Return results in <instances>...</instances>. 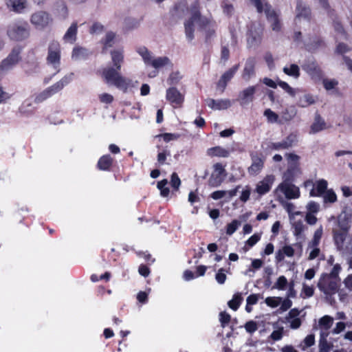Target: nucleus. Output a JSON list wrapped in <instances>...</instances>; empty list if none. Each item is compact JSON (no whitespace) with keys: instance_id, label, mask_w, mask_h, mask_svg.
Returning a JSON list of instances; mask_svg holds the SVG:
<instances>
[{"instance_id":"31","label":"nucleus","mask_w":352,"mask_h":352,"mask_svg":"<svg viewBox=\"0 0 352 352\" xmlns=\"http://www.w3.org/2000/svg\"><path fill=\"white\" fill-rule=\"evenodd\" d=\"M6 5L13 12L21 13L25 8L26 0H8Z\"/></svg>"},{"instance_id":"49","label":"nucleus","mask_w":352,"mask_h":352,"mask_svg":"<svg viewBox=\"0 0 352 352\" xmlns=\"http://www.w3.org/2000/svg\"><path fill=\"white\" fill-rule=\"evenodd\" d=\"M170 185L173 188L172 194L174 193V191H177L179 190V188L181 185V180L176 173H173L171 175Z\"/></svg>"},{"instance_id":"5","label":"nucleus","mask_w":352,"mask_h":352,"mask_svg":"<svg viewBox=\"0 0 352 352\" xmlns=\"http://www.w3.org/2000/svg\"><path fill=\"white\" fill-rule=\"evenodd\" d=\"M340 286V278H333L322 274L318 279L317 287L324 295L325 298L330 300L336 294Z\"/></svg>"},{"instance_id":"50","label":"nucleus","mask_w":352,"mask_h":352,"mask_svg":"<svg viewBox=\"0 0 352 352\" xmlns=\"http://www.w3.org/2000/svg\"><path fill=\"white\" fill-rule=\"evenodd\" d=\"M278 85L284 89L291 96H295L296 94V89L291 87L286 82L279 80L278 81Z\"/></svg>"},{"instance_id":"36","label":"nucleus","mask_w":352,"mask_h":352,"mask_svg":"<svg viewBox=\"0 0 352 352\" xmlns=\"http://www.w3.org/2000/svg\"><path fill=\"white\" fill-rule=\"evenodd\" d=\"M252 160V164L248 168L249 173L257 174L263 166V160L257 155H253Z\"/></svg>"},{"instance_id":"2","label":"nucleus","mask_w":352,"mask_h":352,"mask_svg":"<svg viewBox=\"0 0 352 352\" xmlns=\"http://www.w3.org/2000/svg\"><path fill=\"white\" fill-rule=\"evenodd\" d=\"M256 8L258 12H264L267 21L270 23L271 28L274 32H279L281 30V23L279 14L274 11L265 0H250Z\"/></svg>"},{"instance_id":"54","label":"nucleus","mask_w":352,"mask_h":352,"mask_svg":"<svg viewBox=\"0 0 352 352\" xmlns=\"http://www.w3.org/2000/svg\"><path fill=\"white\" fill-rule=\"evenodd\" d=\"M238 69V66L235 65L232 68L228 70L225 72L221 77V79L224 80L226 82H229L232 78L234 76V74Z\"/></svg>"},{"instance_id":"43","label":"nucleus","mask_w":352,"mask_h":352,"mask_svg":"<svg viewBox=\"0 0 352 352\" xmlns=\"http://www.w3.org/2000/svg\"><path fill=\"white\" fill-rule=\"evenodd\" d=\"M324 88L327 91H332L337 88L338 85V81L335 78H323L321 80Z\"/></svg>"},{"instance_id":"40","label":"nucleus","mask_w":352,"mask_h":352,"mask_svg":"<svg viewBox=\"0 0 352 352\" xmlns=\"http://www.w3.org/2000/svg\"><path fill=\"white\" fill-rule=\"evenodd\" d=\"M55 8L58 15L63 19L68 15V9L65 1L60 0L56 1Z\"/></svg>"},{"instance_id":"24","label":"nucleus","mask_w":352,"mask_h":352,"mask_svg":"<svg viewBox=\"0 0 352 352\" xmlns=\"http://www.w3.org/2000/svg\"><path fill=\"white\" fill-rule=\"evenodd\" d=\"M333 322V319L329 316H324L319 320L318 327L320 330V337H322V339L328 337L329 334V330L332 327Z\"/></svg>"},{"instance_id":"22","label":"nucleus","mask_w":352,"mask_h":352,"mask_svg":"<svg viewBox=\"0 0 352 352\" xmlns=\"http://www.w3.org/2000/svg\"><path fill=\"white\" fill-rule=\"evenodd\" d=\"M119 71L115 67H105L102 70V78L107 84L115 85V83H116L118 79L121 76Z\"/></svg>"},{"instance_id":"57","label":"nucleus","mask_w":352,"mask_h":352,"mask_svg":"<svg viewBox=\"0 0 352 352\" xmlns=\"http://www.w3.org/2000/svg\"><path fill=\"white\" fill-rule=\"evenodd\" d=\"M331 346L328 343L327 338L322 339V338L320 337L319 341V352H329Z\"/></svg>"},{"instance_id":"47","label":"nucleus","mask_w":352,"mask_h":352,"mask_svg":"<svg viewBox=\"0 0 352 352\" xmlns=\"http://www.w3.org/2000/svg\"><path fill=\"white\" fill-rule=\"evenodd\" d=\"M168 180L164 179L157 182V188L160 190V195L164 197H168L170 193L169 188L166 186Z\"/></svg>"},{"instance_id":"18","label":"nucleus","mask_w":352,"mask_h":352,"mask_svg":"<svg viewBox=\"0 0 352 352\" xmlns=\"http://www.w3.org/2000/svg\"><path fill=\"white\" fill-rule=\"evenodd\" d=\"M166 99L174 107H179L184 100V96L175 87H170L166 89Z\"/></svg>"},{"instance_id":"30","label":"nucleus","mask_w":352,"mask_h":352,"mask_svg":"<svg viewBox=\"0 0 352 352\" xmlns=\"http://www.w3.org/2000/svg\"><path fill=\"white\" fill-rule=\"evenodd\" d=\"M254 65L255 61L253 58H248L247 60L242 74V78L245 81H249L254 75Z\"/></svg>"},{"instance_id":"29","label":"nucleus","mask_w":352,"mask_h":352,"mask_svg":"<svg viewBox=\"0 0 352 352\" xmlns=\"http://www.w3.org/2000/svg\"><path fill=\"white\" fill-rule=\"evenodd\" d=\"M78 25L76 22L72 23L64 34L63 39L65 43H74L76 41Z\"/></svg>"},{"instance_id":"15","label":"nucleus","mask_w":352,"mask_h":352,"mask_svg":"<svg viewBox=\"0 0 352 352\" xmlns=\"http://www.w3.org/2000/svg\"><path fill=\"white\" fill-rule=\"evenodd\" d=\"M214 171L209 179V184L213 187L219 186L223 181L226 176V170L220 163H217L213 166Z\"/></svg>"},{"instance_id":"46","label":"nucleus","mask_w":352,"mask_h":352,"mask_svg":"<svg viewBox=\"0 0 352 352\" xmlns=\"http://www.w3.org/2000/svg\"><path fill=\"white\" fill-rule=\"evenodd\" d=\"M115 36H116V35L113 32H107L104 38H102V43H103V45H104L103 50L108 47H112V45L113 44V41H114Z\"/></svg>"},{"instance_id":"26","label":"nucleus","mask_w":352,"mask_h":352,"mask_svg":"<svg viewBox=\"0 0 352 352\" xmlns=\"http://www.w3.org/2000/svg\"><path fill=\"white\" fill-rule=\"evenodd\" d=\"M206 104L213 110H223L228 109L232 102L229 99L214 100L208 98L206 100Z\"/></svg>"},{"instance_id":"28","label":"nucleus","mask_w":352,"mask_h":352,"mask_svg":"<svg viewBox=\"0 0 352 352\" xmlns=\"http://www.w3.org/2000/svg\"><path fill=\"white\" fill-rule=\"evenodd\" d=\"M90 54L91 52L87 48L76 46L74 47L72 52V59L75 61L85 60L87 58Z\"/></svg>"},{"instance_id":"7","label":"nucleus","mask_w":352,"mask_h":352,"mask_svg":"<svg viewBox=\"0 0 352 352\" xmlns=\"http://www.w3.org/2000/svg\"><path fill=\"white\" fill-rule=\"evenodd\" d=\"M60 57L61 50L60 43L57 41H50L47 47L46 63L48 66L55 70L53 76L60 71Z\"/></svg>"},{"instance_id":"33","label":"nucleus","mask_w":352,"mask_h":352,"mask_svg":"<svg viewBox=\"0 0 352 352\" xmlns=\"http://www.w3.org/2000/svg\"><path fill=\"white\" fill-rule=\"evenodd\" d=\"M240 186L230 190H217L211 194V197L214 200H218L223 197L231 199L236 195L238 189Z\"/></svg>"},{"instance_id":"42","label":"nucleus","mask_w":352,"mask_h":352,"mask_svg":"<svg viewBox=\"0 0 352 352\" xmlns=\"http://www.w3.org/2000/svg\"><path fill=\"white\" fill-rule=\"evenodd\" d=\"M182 78V76L181 75L179 72H173L169 74L166 80V82L170 87H175V85L179 84Z\"/></svg>"},{"instance_id":"41","label":"nucleus","mask_w":352,"mask_h":352,"mask_svg":"<svg viewBox=\"0 0 352 352\" xmlns=\"http://www.w3.org/2000/svg\"><path fill=\"white\" fill-rule=\"evenodd\" d=\"M112 158L110 155H104L101 157L98 162V167L102 170H107L111 166Z\"/></svg>"},{"instance_id":"27","label":"nucleus","mask_w":352,"mask_h":352,"mask_svg":"<svg viewBox=\"0 0 352 352\" xmlns=\"http://www.w3.org/2000/svg\"><path fill=\"white\" fill-rule=\"evenodd\" d=\"M111 58L113 65L117 69L120 70L124 62V50L118 48L111 51Z\"/></svg>"},{"instance_id":"58","label":"nucleus","mask_w":352,"mask_h":352,"mask_svg":"<svg viewBox=\"0 0 352 352\" xmlns=\"http://www.w3.org/2000/svg\"><path fill=\"white\" fill-rule=\"evenodd\" d=\"M104 31V26L100 23H94L90 28L89 32L91 34H100Z\"/></svg>"},{"instance_id":"55","label":"nucleus","mask_w":352,"mask_h":352,"mask_svg":"<svg viewBox=\"0 0 352 352\" xmlns=\"http://www.w3.org/2000/svg\"><path fill=\"white\" fill-rule=\"evenodd\" d=\"M288 282L285 276H280L277 279V281L274 284V288H276L280 290H283L285 289L286 285H287Z\"/></svg>"},{"instance_id":"45","label":"nucleus","mask_w":352,"mask_h":352,"mask_svg":"<svg viewBox=\"0 0 352 352\" xmlns=\"http://www.w3.org/2000/svg\"><path fill=\"white\" fill-rule=\"evenodd\" d=\"M307 251L309 252V260H314L316 258H323V254L319 247H307Z\"/></svg>"},{"instance_id":"35","label":"nucleus","mask_w":352,"mask_h":352,"mask_svg":"<svg viewBox=\"0 0 352 352\" xmlns=\"http://www.w3.org/2000/svg\"><path fill=\"white\" fill-rule=\"evenodd\" d=\"M207 153L211 157H228L230 155V151L221 146H214L209 148Z\"/></svg>"},{"instance_id":"48","label":"nucleus","mask_w":352,"mask_h":352,"mask_svg":"<svg viewBox=\"0 0 352 352\" xmlns=\"http://www.w3.org/2000/svg\"><path fill=\"white\" fill-rule=\"evenodd\" d=\"M296 114V110L294 107H291L283 111L282 119L285 121H289L295 117Z\"/></svg>"},{"instance_id":"63","label":"nucleus","mask_w":352,"mask_h":352,"mask_svg":"<svg viewBox=\"0 0 352 352\" xmlns=\"http://www.w3.org/2000/svg\"><path fill=\"white\" fill-rule=\"evenodd\" d=\"M100 102L104 104H110L113 100V96L107 93H103L98 96Z\"/></svg>"},{"instance_id":"37","label":"nucleus","mask_w":352,"mask_h":352,"mask_svg":"<svg viewBox=\"0 0 352 352\" xmlns=\"http://www.w3.org/2000/svg\"><path fill=\"white\" fill-rule=\"evenodd\" d=\"M327 182L324 179H320L317 182L316 189L313 188L310 192V195L314 196H319L322 194H324L327 190Z\"/></svg>"},{"instance_id":"59","label":"nucleus","mask_w":352,"mask_h":352,"mask_svg":"<svg viewBox=\"0 0 352 352\" xmlns=\"http://www.w3.org/2000/svg\"><path fill=\"white\" fill-rule=\"evenodd\" d=\"M240 225V221L237 220L232 221L227 226L226 233L229 235H232L237 230Z\"/></svg>"},{"instance_id":"23","label":"nucleus","mask_w":352,"mask_h":352,"mask_svg":"<svg viewBox=\"0 0 352 352\" xmlns=\"http://www.w3.org/2000/svg\"><path fill=\"white\" fill-rule=\"evenodd\" d=\"M300 311L298 309H291L287 316L285 320L289 324V327L293 329H298L301 325V320L299 318Z\"/></svg>"},{"instance_id":"10","label":"nucleus","mask_w":352,"mask_h":352,"mask_svg":"<svg viewBox=\"0 0 352 352\" xmlns=\"http://www.w3.org/2000/svg\"><path fill=\"white\" fill-rule=\"evenodd\" d=\"M22 47L20 46L14 47L9 55L0 64V74L11 70L21 60V53Z\"/></svg>"},{"instance_id":"56","label":"nucleus","mask_w":352,"mask_h":352,"mask_svg":"<svg viewBox=\"0 0 352 352\" xmlns=\"http://www.w3.org/2000/svg\"><path fill=\"white\" fill-rule=\"evenodd\" d=\"M285 208L289 214V219H291V215L293 217H296L297 215H301L302 212H294L295 206L289 202H286L285 204Z\"/></svg>"},{"instance_id":"53","label":"nucleus","mask_w":352,"mask_h":352,"mask_svg":"<svg viewBox=\"0 0 352 352\" xmlns=\"http://www.w3.org/2000/svg\"><path fill=\"white\" fill-rule=\"evenodd\" d=\"M242 300V298L239 295H234L233 298L228 302V306L233 310L236 311Z\"/></svg>"},{"instance_id":"51","label":"nucleus","mask_w":352,"mask_h":352,"mask_svg":"<svg viewBox=\"0 0 352 352\" xmlns=\"http://www.w3.org/2000/svg\"><path fill=\"white\" fill-rule=\"evenodd\" d=\"M323 199L325 203H334L337 200V196L333 190H327L324 193Z\"/></svg>"},{"instance_id":"12","label":"nucleus","mask_w":352,"mask_h":352,"mask_svg":"<svg viewBox=\"0 0 352 352\" xmlns=\"http://www.w3.org/2000/svg\"><path fill=\"white\" fill-rule=\"evenodd\" d=\"M30 23L37 29L43 30L52 21L50 14L43 10H38L30 16Z\"/></svg>"},{"instance_id":"8","label":"nucleus","mask_w":352,"mask_h":352,"mask_svg":"<svg viewBox=\"0 0 352 352\" xmlns=\"http://www.w3.org/2000/svg\"><path fill=\"white\" fill-rule=\"evenodd\" d=\"M294 181H287L283 179V182L278 185L274 190V194L278 200H283V197L287 199H295L300 197V192L299 188L293 184Z\"/></svg>"},{"instance_id":"1","label":"nucleus","mask_w":352,"mask_h":352,"mask_svg":"<svg viewBox=\"0 0 352 352\" xmlns=\"http://www.w3.org/2000/svg\"><path fill=\"white\" fill-rule=\"evenodd\" d=\"M175 14L178 17H182L185 12L190 13V17L184 23L186 36L188 41L194 38V32L196 29L204 30L207 38L214 34L215 23L208 18L200 16L197 2L192 4L190 9H188L186 1H181L175 6Z\"/></svg>"},{"instance_id":"16","label":"nucleus","mask_w":352,"mask_h":352,"mask_svg":"<svg viewBox=\"0 0 352 352\" xmlns=\"http://www.w3.org/2000/svg\"><path fill=\"white\" fill-rule=\"evenodd\" d=\"M256 91V86H249L239 93L237 101L242 107L247 106L251 103L254 98Z\"/></svg>"},{"instance_id":"21","label":"nucleus","mask_w":352,"mask_h":352,"mask_svg":"<svg viewBox=\"0 0 352 352\" xmlns=\"http://www.w3.org/2000/svg\"><path fill=\"white\" fill-rule=\"evenodd\" d=\"M138 83L139 82L138 80H134L121 75L114 86L123 92L126 93L131 91L133 88L137 87Z\"/></svg>"},{"instance_id":"52","label":"nucleus","mask_w":352,"mask_h":352,"mask_svg":"<svg viewBox=\"0 0 352 352\" xmlns=\"http://www.w3.org/2000/svg\"><path fill=\"white\" fill-rule=\"evenodd\" d=\"M282 301V298L280 297H267L266 298L265 302L267 305L271 307H276L280 305Z\"/></svg>"},{"instance_id":"6","label":"nucleus","mask_w":352,"mask_h":352,"mask_svg":"<svg viewBox=\"0 0 352 352\" xmlns=\"http://www.w3.org/2000/svg\"><path fill=\"white\" fill-rule=\"evenodd\" d=\"M74 75V73H69L64 76L59 81L46 88L38 94L35 98V101L36 102H41L60 91L65 86L72 81Z\"/></svg>"},{"instance_id":"14","label":"nucleus","mask_w":352,"mask_h":352,"mask_svg":"<svg viewBox=\"0 0 352 352\" xmlns=\"http://www.w3.org/2000/svg\"><path fill=\"white\" fill-rule=\"evenodd\" d=\"M302 68L314 82H318L322 79L323 72L316 61L308 60L302 65Z\"/></svg>"},{"instance_id":"60","label":"nucleus","mask_w":352,"mask_h":352,"mask_svg":"<svg viewBox=\"0 0 352 352\" xmlns=\"http://www.w3.org/2000/svg\"><path fill=\"white\" fill-rule=\"evenodd\" d=\"M163 138V140L165 142H168L170 141L177 140L179 138V135L175 134V133H166L160 134V135H157L155 136V138Z\"/></svg>"},{"instance_id":"34","label":"nucleus","mask_w":352,"mask_h":352,"mask_svg":"<svg viewBox=\"0 0 352 352\" xmlns=\"http://www.w3.org/2000/svg\"><path fill=\"white\" fill-rule=\"evenodd\" d=\"M40 71V63L37 59L27 62L24 66V72L28 76H32Z\"/></svg>"},{"instance_id":"32","label":"nucleus","mask_w":352,"mask_h":352,"mask_svg":"<svg viewBox=\"0 0 352 352\" xmlns=\"http://www.w3.org/2000/svg\"><path fill=\"white\" fill-rule=\"evenodd\" d=\"M326 127L324 120L320 117V115L315 116L314 121L310 127L309 134H315L322 130Z\"/></svg>"},{"instance_id":"38","label":"nucleus","mask_w":352,"mask_h":352,"mask_svg":"<svg viewBox=\"0 0 352 352\" xmlns=\"http://www.w3.org/2000/svg\"><path fill=\"white\" fill-rule=\"evenodd\" d=\"M296 217H293L291 215L290 222L292 225V227L294 229V234L295 236H300L305 230V225L303 224V221L301 219H296Z\"/></svg>"},{"instance_id":"17","label":"nucleus","mask_w":352,"mask_h":352,"mask_svg":"<svg viewBox=\"0 0 352 352\" xmlns=\"http://www.w3.org/2000/svg\"><path fill=\"white\" fill-rule=\"evenodd\" d=\"M298 142V135L296 133L289 134L284 140L279 142L272 143L270 147L272 149L278 151L287 149L292 147Z\"/></svg>"},{"instance_id":"61","label":"nucleus","mask_w":352,"mask_h":352,"mask_svg":"<svg viewBox=\"0 0 352 352\" xmlns=\"http://www.w3.org/2000/svg\"><path fill=\"white\" fill-rule=\"evenodd\" d=\"M264 116L267 118V120L270 122H278V115L270 109H267L264 111Z\"/></svg>"},{"instance_id":"62","label":"nucleus","mask_w":352,"mask_h":352,"mask_svg":"<svg viewBox=\"0 0 352 352\" xmlns=\"http://www.w3.org/2000/svg\"><path fill=\"white\" fill-rule=\"evenodd\" d=\"M333 24L334 30L338 33L345 36L344 29L342 25L341 24V23L340 22V21L336 16L333 19Z\"/></svg>"},{"instance_id":"44","label":"nucleus","mask_w":352,"mask_h":352,"mask_svg":"<svg viewBox=\"0 0 352 352\" xmlns=\"http://www.w3.org/2000/svg\"><path fill=\"white\" fill-rule=\"evenodd\" d=\"M316 102L314 96L311 94H305L303 96L299 98L298 102V106L301 107H307L311 104H314Z\"/></svg>"},{"instance_id":"9","label":"nucleus","mask_w":352,"mask_h":352,"mask_svg":"<svg viewBox=\"0 0 352 352\" xmlns=\"http://www.w3.org/2000/svg\"><path fill=\"white\" fill-rule=\"evenodd\" d=\"M287 168L283 175V179L287 181H294L302 173L300 166V156L295 153H287Z\"/></svg>"},{"instance_id":"19","label":"nucleus","mask_w":352,"mask_h":352,"mask_svg":"<svg viewBox=\"0 0 352 352\" xmlns=\"http://www.w3.org/2000/svg\"><path fill=\"white\" fill-rule=\"evenodd\" d=\"M274 182V175H268L265 176L261 181L257 183L255 188V192H257L260 196L265 195L266 193L270 192Z\"/></svg>"},{"instance_id":"4","label":"nucleus","mask_w":352,"mask_h":352,"mask_svg":"<svg viewBox=\"0 0 352 352\" xmlns=\"http://www.w3.org/2000/svg\"><path fill=\"white\" fill-rule=\"evenodd\" d=\"M7 35L10 40L23 41L30 35V28L25 21H15L8 25Z\"/></svg>"},{"instance_id":"64","label":"nucleus","mask_w":352,"mask_h":352,"mask_svg":"<svg viewBox=\"0 0 352 352\" xmlns=\"http://www.w3.org/2000/svg\"><path fill=\"white\" fill-rule=\"evenodd\" d=\"M215 279L219 284H223L226 280V275L224 273V270L221 268L215 275Z\"/></svg>"},{"instance_id":"11","label":"nucleus","mask_w":352,"mask_h":352,"mask_svg":"<svg viewBox=\"0 0 352 352\" xmlns=\"http://www.w3.org/2000/svg\"><path fill=\"white\" fill-rule=\"evenodd\" d=\"M296 17L294 19L295 25L301 27L302 23L307 25L309 23L310 9L301 1L297 2L296 9Z\"/></svg>"},{"instance_id":"13","label":"nucleus","mask_w":352,"mask_h":352,"mask_svg":"<svg viewBox=\"0 0 352 352\" xmlns=\"http://www.w3.org/2000/svg\"><path fill=\"white\" fill-rule=\"evenodd\" d=\"M347 230H334L333 231V239L337 249L342 254H345L349 252L350 249H352L351 244L349 241L347 240Z\"/></svg>"},{"instance_id":"25","label":"nucleus","mask_w":352,"mask_h":352,"mask_svg":"<svg viewBox=\"0 0 352 352\" xmlns=\"http://www.w3.org/2000/svg\"><path fill=\"white\" fill-rule=\"evenodd\" d=\"M352 218V210L345 208L338 217V223L341 230H347Z\"/></svg>"},{"instance_id":"20","label":"nucleus","mask_w":352,"mask_h":352,"mask_svg":"<svg viewBox=\"0 0 352 352\" xmlns=\"http://www.w3.org/2000/svg\"><path fill=\"white\" fill-rule=\"evenodd\" d=\"M262 31L254 25H252L248 33L247 43L248 47H255L261 41Z\"/></svg>"},{"instance_id":"3","label":"nucleus","mask_w":352,"mask_h":352,"mask_svg":"<svg viewBox=\"0 0 352 352\" xmlns=\"http://www.w3.org/2000/svg\"><path fill=\"white\" fill-rule=\"evenodd\" d=\"M137 52L142 56L144 64L153 67L155 70L172 67L173 65L168 57L153 56L152 54L146 47H140Z\"/></svg>"},{"instance_id":"39","label":"nucleus","mask_w":352,"mask_h":352,"mask_svg":"<svg viewBox=\"0 0 352 352\" xmlns=\"http://www.w3.org/2000/svg\"><path fill=\"white\" fill-rule=\"evenodd\" d=\"M283 72L289 76L297 79L300 76V68L296 64H291L288 66H285L283 69Z\"/></svg>"}]
</instances>
